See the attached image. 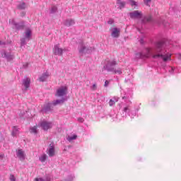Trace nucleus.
Returning <instances> with one entry per match:
<instances>
[{
  "mask_svg": "<svg viewBox=\"0 0 181 181\" xmlns=\"http://www.w3.org/2000/svg\"><path fill=\"white\" fill-rule=\"evenodd\" d=\"M163 46V43L158 42L156 44L155 49L152 50L153 59H163V62H168V60H171L172 55L166 54L163 55L160 54L162 52V47Z\"/></svg>",
  "mask_w": 181,
  "mask_h": 181,
  "instance_id": "obj_1",
  "label": "nucleus"
},
{
  "mask_svg": "<svg viewBox=\"0 0 181 181\" xmlns=\"http://www.w3.org/2000/svg\"><path fill=\"white\" fill-rule=\"evenodd\" d=\"M114 66H117V61L115 59H107L106 64L105 66V69L108 70V71H112L114 74H122V71L120 69H116L114 68Z\"/></svg>",
  "mask_w": 181,
  "mask_h": 181,
  "instance_id": "obj_2",
  "label": "nucleus"
},
{
  "mask_svg": "<svg viewBox=\"0 0 181 181\" xmlns=\"http://www.w3.org/2000/svg\"><path fill=\"white\" fill-rule=\"evenodd\" d=\"M67 94V86H62L57 90L56 97H63Z\"/></svg>",
  "mask_w": 181,
  "mask_h": 181,
  "instance_id": "obj_3",
  "label": "nucleus"
},
{
  "mask_svg": "<svg viewBox=\"0 0 181 181\" xmlns=\"http://www.w3.org/2000/svg\"><path fill=\"white\" fill-rule=\"evenodd\" d=\"M132 19H141L142 18V12L140 11H134L129 13Z\"/></svg>",
  "mask_w": 181,
  "mask_h": 181,
  "instance_id": "obj_4",
  "label": "nucleus"
},
{
  "mask_svg": "<svg viewBox=\"0 0 181 181\" xmlns=\"http://www.w3.org/2000/svg\"><path fill=\"white\" fill-rule=\"evenodd\" d=\"M53 52L57 56H62L63 54V49L60 48V45L59 44L54 45Z\"/></svg>",
  "mask_w": 181,
  "mask_h": 181,
  "instance_id": "obj_5",
  "label": "nucleus"
},
{
  "mask_svg": "<svg viewBox=\"0 0 181 181\" xmlns=\"http://www.w3.org/2000/svg\"><path fill=\"white\" fill-rule=\"evenodd\" d=\"M91 49L87 48L83 45H81V47L79 48V53L80 54H86V53H90Z\"/></svg>",
  "mask_w": 181,
  "mask_h": 181,
  "instance_id": "obj_6",
  "label": "nucleus"
},
{
  "mask_svg": "<svg viewBox=\"0 0 181 181\" xmlns=\"http://www.w3.org/2000/svg\"><path fill=\"white\" fill-rule=\"evenodd\" d=\"M41 128L44 129V131H47V129H50L52 128V123L47 122H41Z\"/></svg>",
  "mask_w": 181,
  "mask_h": 181,
  "instance_id": "obj_7",
  "label": "nucleus"
},
{
  "mask_svg": "<svg viewBox=\"0 0 181 181\" xmlns=\"http://www.w3.org/2000/svg\"><path fill=\"white\" fill-rule=\"evenodd\" d=\"M64 103V99L54 100L52 103H49V107H54L59 105V104H63Z\"/></svg>",
  "mask_w": 181,
  "mask_h": 181,
  "instance_id": "obj_8",
  "label": "nucleus"
},
{
  "mask_svg": "<svg viewBox=\"0 0 181 181\" xmlns=\"http://www.w3.org/2000/svg\"><path fill=\"white\" fill-rule=\"evenodd\" d=\"M47 153L49 155V156H51V157L54 156V153H55L54 146H50L49 149L47 150Z\"/></svg>",
  "mask_w": 181,
  "mask_h": 181,
  "instance_id": "obj_9",
  "label": "nucleus"
},
{
  "mask_svg": "<svg viewBox=\"0 0 181 181\" xmlns=\"http://www.w3.org/2000/svg\"><path fill=\"white\" fill-rule=\"evenodd\" d=\"M23 84L24 87H25V90H28V88H29V86H30V78H25L23 80Z\"/></svg>",
  "mask_w": 181,
  "mask_h": 181,
  "instance_id": "obj_10",
  "label": "nucleus"
},
{
  "mask_svg": "<svg viewBox=\"0 0 181 181\" xmlns=\"http://www.w3.org/2000/svg\"><path fill=\"white\" fill-rule=\"evenodd\" d=\"M111 36L112 37H118L119 36V30L117 28H113Z\"/></svg>",
  "mask_w": 181,
  "mask_h": 181,
  "instance_id": "obj_11",
  "label": "nucleus"
},
{
  "mask_svg": "<svg viewBox=\"0 0 181 181\" xmlns=\"http://www.w3.org/2000/svg\"><path fill=\"white\" fill-rule=\"evenodd\" d=\"M17 156L20 158L21 160L25 159V151H22V149H18L17 151Z\"/></svg>",
  "mask_w": 181,
  "mask_h": 181,
  "instance_id": "obj_12",
  "label": "nucleus"
},
{
  "mask_svg": "<svg viewBox=\"0 0 181 181\" xmlns=\"http://www.w3.org/2000/svg\"><path fill=\"white\" fill-rule=\"evenodd\" d=\"M117 5H119V9H122V8H125V2L122 1L121 0H117Z\"/></svg>",
  "mask_w": 181,
  "mask_h": 181,
  "instance_id": "obj_13",
  "label": "nucleus"
},
{
  "mask_svg": "<svg viewBox=\"0 0 181 181\" xmlns=\"http://www.w3.org/2000/svg\"><path fill=\"white\" fill-rule=\"evenodd\" d=\"M65 26H73L74 25V20H66L64 23Z\"/></svg>",
  "mask_w": 181,
  "mask_h": 181,
  "instance_id": "obj_14",
  "label": "nucleus"
},
{
  "mask_svg": "<svg viewBox=\"0 0 181 181\" xmlns=\"http://www.w3.org/2000/svg\"><path fill=\"white\" fill-rule=\"evenodd\" d=\"M49 77V74H44L40 78V81H46V79Z\"/></svg>",
  "mask_w": 181,
  "mask_h": 181,
  "instance_id": "obj_15",
  "label": "nucleus"
},
{
  "mask_svg": "<svg viewBox=\"0 0 181 181\" xmlns=\"http://www.w3.org/2000/svg\"><path fill=\"white\" fill-rule=\"evenodd\" d=\"M69 142H71V141H74V139H77V135L74 134L72 136H68L66 138Z\"/></svg>",
  "mask_w": 181,
  "mask_h": 181,
  "instance_id": "obj_16",
  "label": "nucleus"
},
{
  "mask_svg": "<svg viewBox=\"0 0 181 181\" xmlns=\"http://www.w3.org/2000/svg\"><path fill=\"white\" fill-rule=\"evenodd\" d=\"M116 103H118V98H116L115 100L110 99L109 101L110 107H112Z\"/></svg>",
  "mask_w": 181,
  "mask_h": 181,
  "instance_id": "obj_17",
  "label": "nucleus"
},
{
  "mask_svg": "<svg viewBox=\"0 0 181 181\" xmlns=\"http://www.w3.org/2000/svg\"><path fill=\"white\" fill-rule=\"evenodd\" d=\"M46 159H47V156L46 154H43L42 156H41L40 157V160L41 162H45L46 161Z\"/></svg>",
  "mask_w": 181,
  "mask_h": 181,
  "instance_id": "obj_18",
  "label": "nucleus"
},
{
  "mask_svg": "<svg viewBox=\"0 0 181 181\" xmlns=\"http://www.w3.org/2000/svg\"><path fill=\"white\" fill-rule=\"evenodd\" d=\"M31 134H37V127H33L30 129Z\"/></svg>",
  "mask_w": 181,
  "mask_h": 181,
  "instance_id": "obj_19",
  "label": "nucleus"
},
{
  "mask_svg": "<svg viewBox=\"0 0 181 181\" xmlns=\"http://www.w3.org/2000/svg\"><path fill=\"white\" fill-rule=\"evenodd\" d=\"M30 35H32V31H30V30H27L25 32V37L29 39V37H30Z\"/></svg>",
  "mask_w": 181,
  "mask_h": 181,
  "instance_id": "obj_20",
  "label": "nucleus"
},
{
  "mask_svg": "<svg viewBox=\"0 0 181 181\" xmlns=\"http://www.w3.org/2000/svg\"><path fill=\"white\" fill-rule=\"evenodd\" d=\"M18 132V128L16 127H13V132H12V135L13 136H15Z\"/></svg>",
  "mask_w": 181,
  "mask_h": 181,
  "instance_id": "obj_21",
  "label": "nucleus"
},
{
  "mask_svg": "<svg viewBox=\"0 0 181 181\" xmlns=\"http://www.w3.org/2000/svg\"><path fill=\"white\" fill-rule=\"evenodd\" d=\"M25 3H22L21 4L18 6V9H25Z\"/></svg>",
  "mask_w": 181,
  "mask_h": 181,
  "instance_id": "obj_22",
  "label": "nucleus"
},
{
  "mask_svg": "<svg viewBox=\"0 0 181 181\" xmlns=\"http://www.w3.org/2000/svg\"><path fill=\"white\" fill-rule=\"evenodd\" d=\"M57 7L56 6H54L51 8V13H54V12H57Z\"/></svg>",
  "mask_w": 181,
  "mask_h": 181,
  "instance_id": "obj_23",
  "label": "nucleus"
},
{
  "mask_svg": "<svg viewBox=\"0 0 181 181\" xmlns=\"http://www.w3.org/2000/svg\"><path fill=\"white\" fill-rule=\"evenodd\" d=\"M10 180L11 181H16V178L15 177V176L13 175H10Z\"/></svg>",
  "mask_w": 181,
  "mask_h": 181,
  "instance_id": "obj_24",
  "label": "nucleus"
},
{
  "mask_svg": "<svg viewBox=\"0 0 181 181\" xmlns=\"http://www.w3.org/2000/svg\"><path fill=\"white\" fill-rule=\"evenodd\" d=\"M92 90H97V84L94 83L92 86Z\"/></svg>",
  "mask_w": 181,
  "mask_h": 181,
  "instance_id": "obj_25",
  "label": "nucleus"
},
{
  "mask_svg": "<svg viewBox=\"0 0 181 181\" xmlns=\"http://www.w3.org/2000/svg\"><path fill=\"white\" fill-rule=\"evenodd\" d=\"M132 6H136V3L134 1H131Z\"/></svg>",
  "mask_w": 181,
  "mask_h": 181,
  "instance_id": "obj_26",
  "label": "nucleus"
},
{
  "mask_svg": "<svg viewBox=\"0 0 181 181\" xmlns=\"http://www.w3.org/2000/svg\"><path fill=\"white\" fill-rule=\"evenodd\" d=\"M108 84H110V81H105L104 86H105V87H107V86H108Z\"/></svg>",
  "mask_w": 181,
  "mask_h": 181,
  "instance_id": "obj_27",
  "label": "nucleus"
},
{
  "mask_svg": "<svg viewBox=\"0 0 181 181\" xmlns=\"http://www.w3.org/2000/svg\"><path fill=\"white\" fill-rule=\"evenodd\" d=\"M35 181H45L42 178H35Z\"/></svg>",
  "mask_w": 181,
  "mask_h": 181,
  "instance_id": "obj_28",
  "label": "nucleus"
},
{
  "mask_svg": "<svg viewBox=\"0 0 181 181\" xmlns=\"http://www.w3.org/2000/svg\"><path fill=\"white\" fill-rule=\"evenodd\" d=\"M152 0H144V3L146 4V5H148V4H149V2H151Z\"/></svg>",
  "mask_w": 181,
  "mask_h": 181,
  "instance_id": "obj_29",
  "label": "nucleus"
},
{
  "mask_svg": "<svg viewBox=\"0 0 181 181\" xmlns=\"http://www.w3.org/2000/svg\"><path fill=\"white\" fill-rule=\"evenodd\" d=\"M78 120L79 121V122H84V119L83 118H78Z\"/></svg>",
  "mask_w": 181,
  "mask_h": 181,
  "instance_id": "obj_30",
  "label": "nucleus"
},
{
  "mask_svg": "<svg viewBox=\"0 0 181 181\" xmlns=\"http://www.w3.org/2000/svg\"><path fill=\"white\" fill-rule=\"evenodd\" d=\"M4 156H5L4 154L0 155V160H2L4 158Z\"/></svg>",
  "mask_w": 181,
  "mask_h": 181,
  "instance_id": "obj_31",
  "label": "nucleus"
},
{
  "mask_svg": "<svg viewBox=\"0 0 181 181\" xmlns=\"http://www.w3.org/2000/svg\"><path fill=\"white\" fill-rule=\"evenodd\" d=\"M108 23H109L110 25H112V23H114V21L110 20V21H108Z\"/></svg>",
  "mask_w": 181,
  "mask_h": 181,
  "instance_id": "obj_32",
  "label": "nucleus"
},
{
  "mask_svg": "<svg viewBox=\"0 0 181 181\" xmlns=\"http://www.w3.org/2000/svg\"><path fill=\"white\" fill-rule=\"evenodd\" d=\"M178 59L181 60V54H178Z\"/></svg>",
  "mask_w": 181,
  "mask_h": 181,
  "instance_id": "obj_33",
  "label": "nucleus"
},
{
  "mask_svg": "<svg viewBox=\"0 0 181 181\" xmlns=\"http://www.w3.org/2000/svg\"><path fill=\"white\" fill-rule=\"evenodd\" d=\"M127 110H128V107H124V111H125V112H126Z\"/></svg>",
  "mask_w": 181,
  "mask_h": 181,
  "instance_id": "obj_34",
  "label": "nucleus"
},
{
  "mask_svg": "<svg viewBox=\"0 0 181 181\" xmlns=\"http://www.w3.org/2000/svg\"><path fill=\"white\" fill-rule=\"evenodd\" d=\"M1 44V41H0V45Z\"/></svg>",
  "mask_w": 181,
  "mask_h": 181,
  "instance_id": "obj_35",
  "label": "nucleus"
}]
</instances>
